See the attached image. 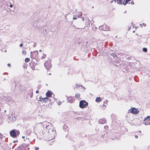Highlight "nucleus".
<instances>
[{
  "label": "nucleus",
  "mask_w": 150,
  "mask_h": 150,
  "mask_svg": "<svg viewBox=\"0 0 150 150\" xmlns=\"http://www.w3.org/2000/svg\"><path fill=\"white\" fill-rule=\"evenodd\" d=\"M131 3L132 4H134V2L133 1H131Z\"/></svg>",
  "instance_id": "obj_34"
},
{
  "label": "nucleus",
  "mask_w": 150,
  "mask_h": 150,
  "mask_svg": "<svg viewBox=\"0 0 150 150\" xmlns=\"http://www.w3.org/2000/svg\"><path fill=\"white\" fill-rule=\"evenodd\" d=\"M110 54L112 56H113V57H117L116 55L114 53H111Z\"/></svg>",
  "instance_id": "obj_19"
},
{
  "label": "nucleus",
  "mask_w": 150,
  "mask_h": 150,
  "mask_svg": "<svg viewBox=\"0 0 150 150\" xmlns=\"http://www.w3.org/2000/svg\"><path fill=\"white\" fill-rule=\"evenodd\" d=\"M143 123L145 125H150V116H148L146 117Z\"/></svg>",
  "instance_id": "obj_3"
},
{
  "label": "nucleus",
  "mask_w": 150,
  "mask_h": 150,
  "mask_svg": "<svg viewBox=\"0 0 150 150\" xmlns=\"http://www.w3.org/2000/svg\"><path fill=\"white\" fill-rule=\"evenodd\" d=\"M143 24L144 25V26H145L146 25L144 23H143Z\"/></svg>",
  "instance_id": "obj_36"
},
{
  "label": "nucleus",
  "mask_w": 150,
  "mask_h": 150,
  "mask_svg": "<svg viewBox=\"0 0 150 150\" xmlns=\"http://www.w3.org/2000/svg\"><path fill=\"white\" fill-rule=\"evenodd\" d=\"M10 7H11V8H12L13 7V5L12 4H11L10 5Z\"/></svg>",
  "instance_id": "obj_29"
},
{
  "label": "nucleus",
  "mask_w": 150,
  "mask_h": 150,
  "mask_svg": "<svg viewBox=\"0 0 150 150\" xmlns=\"http://www.w3.org/2000/svg\"><path fill=\"white\" fill-rule=\"evenodd\" d=\"M33 96V92H32L31 93V95L30 96V98H32Z\"/></svg>",
  "instance_id": "obj_24"
},
{
  "label": "nucleus",
  "mask_w": 150,
  "mask_h": 150,
  "mask_svg": "<svg viewBox=\"0 0 150 150\" xmlns=\"http://www.w3.org/2000/svg\"><path fill=\"white\" fill-rule=\"evenodd\" d=\"M48 132L50 135V137H51L50 140L53 139L54 137L55 134V131L54 128L51 127V128L48 130Z\"/></svg>",
  "instance_id": "obj_1"
},
{
  "label": "nucleus",
  "mask_w": 150,
  "mask_h": 150,
  "mask_svg": "<svg viewBox=\"0 0 150 150\" xmlns=\"http://www.w3.org/2000/svg\"><path fill=\"white\" fill-rule=\"evenodd\" d=\"M81 86H82V87H83V88H84V89H85V87H83L82 85H81Z\"/></svg>",
  "instance_id": "obj_38"
},
{
  "label": "nucleus",
  "mask_w": 150,
  "mask_h": 150,
  "mask_svg": "<svg viewBox=\"0 0 150 150\" xmlns=\"http://www.w3.org/2000/svg\"><path fill=\"white\" fill-rule=\"evenodd\" d=\"M10 134L11 136L13 138H15L16 137V133L15 131L14 130H12L10 132Z\"/></svg>",
  "instance_id": "obj_8"
},
{
  "label": "nucleus",
  "mask_w": 150,
  "mask_h": 150,
  "mask_svg": "<svg viewBox=\"0 0 150 150\" xmlns=\"http://www.w3.org/2000/svg\"><path fill=\"white\" fill-rule=\"evenodd\" d=\"M22 54L24 55H25L26 54V52L25 51L23 50L22 52Z\"/></svg>",
  "instance_id": "obj_21"
},
{
  "label": "nucleus",
  "mask_w": 150,
  "mask_h": 150,
  "mask_svg": "<svg viewBox=\"0 0 150 150\" xmlns=\"http://www.w3.org/2000/svg\"><path fill=\"white\" fill-rule=\"evenodd\" d=\"M126 12V11H125L124 13H125Z\"/></svg>",
  "instance_id": "obj_43"
},
{
  "label": "nucleus",
  "mask_w": 150,
  "mask_h": 150,
  "mask_svg": "<svg viewBox=\"0 0 150 150\" xmlns=\"http://www.w3.org/2000/svg\"><path fill=\"white\" fill-rule=\"evenodd\" d=\"M62 103L60 101H59V102H58V105H60Z\"/></svg>",
  "instance_id": "obj_25"
},
{
  "label": "nucleus",
  "mask_w": 150,
  "mask_h": 150,
  "mask_svg": "<svg viewBox=\"0 0 150 150\" xmlns=\"http://www.w3.org/2000/svg\"><path fill=\"white\" fill-rule=\"evenodd\" d=\"M49 74L50 75H51V73H50V74Z\"/></svg>",
  "instance_id": "obj_45"
},
{
  "label": "nucleus",
  "mask_w": 150,
  "mask_h": 150,
  "mask_svg": "<svg viewBox=\"0 0 150 150\" xmlns=\"http://www.w3.org/2000/svg\"><path fill=\"white\" fill-rule=\"evenodd\" d=\"M140 26H141V25H142V24H140Z\"/></svg>",
  "instance_id": "obj_46"
},
{
  "label": "nucleus",
  "mask_w": 150,
  "mask_h": 150,
  "mask_svg": "<svg viewBox=\"0 0 150 150\" xmlns=\"http://www.w3.org/2000/svg\"><path fill=\"white\" fill-rule=\"evenodd\" d=\"M101 101V99L100 97H97L96 99V101L97 102H99Z\"/></svg>",
  "instance_id": "obj_14"
},
{
  "label": "nucleus",
  "mask_w": 150,
  "mask_h": 150,
  "mask_svg": "<svg viewBox=\"0 0 150 150\" xmlns=\"http://www.w3.org/2000/svg\"><path fill=\"white\" fill-rule=\"evenodd\" d=\"M88 105V103L86 102L85 100H81L80 102L79 106L80 108H83Z\"/></svg>",
  "instance_id": "obj_2"
},
{
  "label": "nucleus",
  "mask_w": 150,
  "mask_h": 150,
  "mask_svg": "<svg viewBox=\"0 0 150 150\" xmlns=\"http://www.w3.org/2000/svg\"><path fill=\"white\" fill-rule=\"evenodd\" d=\"M130 0H117V2L120 4H124L125 5Z\"/></svg>",
  "instance_id": "obj_6"
},
{
  "label": "nucleus",
  "mask_w": 150,
  "mask_h": 150,
  "mask_svg": "<svg viewBox=\"0 0 150 150\" xmlns=\"http://www.w3.org/2000/svg\"><path fill=\"white\" fill-rule=\"evenodd\" d=\"M52 94V92L50 91H48L46 93V95L48 97H50Z\"/></svg>",
  "instance_id": "obj_11"
},
{
  "label": "nucleus",
  "mask_w": 150,
  "mask_h": 150,
  "mask_svg": "<svg viewBox=\"0 0 150 150\" xmlns=\"http://www.w3.org/2000/svg\"><path fill=\"white\" fill-rule=\"evenodd\" d=\"M86 27H88V28H89V27L90 26V23H89L88 22H86L85 24Z\"/></svg>",
  "instance_id": "obj_15"
},
{
  "label": "nucleus",
  "mask_w": 150,
  "mask_h": 150,
  "mask_svg": "<svg viewBox=\"0 0 150 150\" xmlns=\"http://www.w3.org/2000/svg\"><path fill=\"white\" fill-rule=\"evenodd\" d=\"M16 150H26V149L23 146L21 145L18 147Z\"/></svg>",
  "instance_id": "obj_10"
},
{
  "label": "nucleus",
  "mask_w": 150,
  "mask_h": 150,
  "mask_svg": "<svg viewBox=\"0 0 150 150\" xmlns=\"http://www.w3.org/2000/svg\"><path fill=\"white\" fill-rule=\"evenodd\" d=\"M44 65L47 70H49L51 67L50 62L49 61L46 62L44 63Z\"/></svg>",
  "instance_id": "obj_5"
},
{
  "label": "nucleus",
  "mask_w": 150,
  "mask_h": 150,
  "mask_svg": "<svg viewBox=\"0 0 150 150\" xmlns=\"http://www.w3.org/2000/svg\"><path fill=\"white\" fill-rule=\"evenodd\" d=\"M80 96V94L79 93H76L75 96V97H76V98H79Z\"/></svg>",
  "instance_id": "obj_16"
},
{
  "label": "nucleus",
  "mask_w": 150,
  "mask_h": 150,
  "mask_svg": "<svg viewBox=\"0 0 150 150\" xmlns=\"http://www.w3.org/2000/svg\"><path fill=\"white\" fill-rule=\"evenodd\" d=\"M4 112H6V110H4Z\"/></svg>",
  "instance_id": "obj_42"
},
{
  "label": "nucleus",
  "mask_w": 150,
  "mask_h": 150,
  "mask_svg": "<svg viewBox=\"0 0 150 150\" xmlns=\"http://www.w3.org/2000/svg\"><path fill=\"white\" fill-rule=\"evenodd\" d=\"M135 137L136 138H137L138 137V136L137 135H135Z\"/></svg>",
  "instance_id": "obj_33"
},
{
  "label": "nucleus",
  "mask_w": 150,
  "mask_h": 150,
  "mask_svg": "<svg viewBox=\"0 0 150 150\" xmlns=\"http://www.w3.org/2000/svg\"><path fill=\"white\" fill-rule=\"evenodd\" d=\"M103 106H104V107H105L106 106V105H104V104H103Z\"/></svg>",
  "instance_id": "obj_39"
},
{
  "label": "nucleus",
  "mask_w": 150,
  "mask_h": 150,
  "mask_svg": "<svg viewBox=\"0 0 150 150\" xmlns=\"http://www.w3.org/2000/svg\"><path fill=\"white\" fill-rule=\"evenodd\" d=\"M142 50L144 52H146L147 51V49L146 48H143Z\"/></svg>",
  "instance_id": "obj_20"
},
{
  "label": "nucleus",
  "mask_w": 150,
  "mask_h": 150,
  "mask_svg": "<svg viewBox=\"0 0 150 150\" xmlns=\"http://www.w3.org/2000/svg\"><path fill=\"white\" fill-rule=\"evenodd\" d=\"M38 54V52L37 51L31 52V57L32 58H35Z\"/></svg>",
  "instance_id": "obj_7"
},
{
  "label": "nucleus",
  "mask_w": 150,
  "mask_h": 150,
  "mask_svg": "<svg viewBox=\"0 0 150 150\" xmlns=\"http://www.w3.org/2000/svg\"><path fill=\"white\" fill-rule=\"evenodd\" d=\"M25 138V136H22V138Z\"/></svg>",
  "instance_id": "obj_40"
},
{
  "label": "nucleus",
  "mask_w": 150,
  "mask_h": 150,
  "mask_svg": "<svg viewBox=\"0 0 150 150\" xmlns=\"http://www.w3.org/2000/svg\"><path fill=\"white\" fill-rule=\"evenodd\" d=\"M99 122L100 124H103L105 123V120L104 119H101L99 120Z\"/></svg>",
  "instance_id": "obj_13"
},
{
  "label": "nucleus",
  "mask_w": 150,
  "mask_h": 150,
  "mask_svg": "<svg viewBox=\"0 0 150 150\" xmlns=\"http://www.w3.org/2000/svg\"><path fill=\"white\" fill-rule=\"evenodd\" d=\"M102 26H100V27H99V29L100 30H103V29H102L101 27Z\"/></svg>",
  "instance_id": "obj_22"
},
{
  "label": "nucleus",
  "mask_w": 150,
  "mask_h": 150,
  "mask_svg": "<svg viewBox=\"0 0 150 150\" xmlns=\"http://www.w3.org/2000/svg\"><path fill=\"white\" fill-rule=\"evenodd\" d=\"M46 56V55L45 54H43V55L42 57H41V59H42L45 58Z\"/></svg>",
  "instance_id": "obj_18"
},
{
  "label": "nucleus",
  "mask_w": 150,
  "mask_h": 150,
  "mask_svg": "<svg viewBox=\"0 0 150 150\" xmlns=\"http://www.w3.org/2000/svg\"><path fill=\"white\" fill-rule=\"evenodd\" d=\"M82 13H81V14L79 15V16L78 17V18L81 17L82 16Z\"/></svg>",
  "instance_id": "obj_27"
},
{
  "label": "nucleus",
  "mask_w": 150,
  "mask_h": 150,
  "mask_svg": "<svg viewBox=\"0 0 150 150\" xmlns=\"http://www.w3.org/2000/svg\"><path fill=\"white\" fill-rule=\"evenodd\" d=\"M30 61V59L28 58H26L25 59V62H28Z\"/></svg>",
  "instance_id": "obj_17"
},
{
  "label": "nucleus",
  "mask_w": 150,
  "mask_h": 150,
  "mask_svg": "<svg viewBox=\"0 0 150 150\" xmlns=\"http://www.w3.org/2000/svg\"><path fill=\"white\" fill-rule=\"evenodd\" d=\"M107 102H108V101L106 100L105 101V102H104V103H106L107 104Z\"/></svg>",
  "instance_id": "obj_32"
},
{
  "label": "nucleus",
  "mask_w": 150,
  "mask_h": 150,
  "mask_svg": "<svg viewBox=\"0 0 150 150\" xmlns=\"http://www.w3.org/2000/svg\"><path fill=\"white\" fill-rule=\"evenodd\" d=\"M75 28H76V29H83V28H76V27H75Z\"/></svg>",
  "instance_id": "obj_37"
},
{
  "label": "nucleus",
  "mask_w": 150,
  "mask_h": 150,
  "mask_svg": "<svg viewBox=\"0 0 150 150\" xmlns=\"http://www.w3.org/2000/svg\"><path fill=\"white\" fill-rule=\"evenodd\" d=\"M16 117L15 116L9 117V120L12 122H13L16 120Z\"/></svg>",
  "instance_id": "obj_12"
},
{
  "label": "nucleus",
  "mask_w": 150,
  "mask_h": 150,
  "mask_svg": "<svg viewBox=\"0 0 150 150\" xmlns=\"http://www.w3.org/2000/svg\"><path fill=\"white\" fill-rule=\"evenodd\" d=\"M7 65L8 67H10L11 66V64L10 63H8V64Z\"/></svg>",
  "instance_id": "obj_31"
},
{
  "label": "nucleus",
  "mask_w": 150,
  "mask_h": 150,
  "mask_svg": "<svg viewBox=\"0 0 150 150\" xmlns=\"http://www.w3.org/2000/svg\"><path fill=\"white\" fill-rule=\"evenodd\" d=\"M76 87H79V86H81L80 85H79L78 84H76Z\"/></svg>",
  "instance_id": "obj_23"
},
{
  "label": "nucleus",
  "mask_w": 150,
  "mask_h": 150,
  "mask_svg": "<svg viewBox=\"0 0 150 150\" xmlns=\"http://www.w3.org/2000/svg\"><path fill=\"white\" fill-rule=\"evenodd\" d=\"M39 51L40 52H41L42 51V50H39Z\"/></svg>",
  "instance_id": "obj_41"
},
{
  "label": "nucleus",
  "mask_w": 150,
  "mask_h": 150,
  "mask_svg": "<svg viewBox=\"0 0 150 150\" xmlns=\"http://www.w3.org/2000/svg\"><path fill=\"white\" fill-rule=\"evenodd\" d=\"M82 20H83V21L84 20V18H83Z\"/></svg>",
  "instance_id": "obj_44"
},
{
  "label": "nucleus",
  "mask_w": 150,
  "mask_h": 150,
  "mask_svg": "<svg viewBox=\"0 0 150 150\" xmlns=\"http://www.w3.org/2000/svg\"><path fill=\"white\" fill-rule=\"evenodd\" d=\"M139 132H141V131H139Z\"/></svg>",
  "instance_id": "obj_48"
},
{
  "label": "nucleus",
  "mask_w": 150,
  "mask_h": 150,
  "mask_svg": "<svg viewBox=\"0 0 150 150\" xmlns=\"http://www.w3.org/2000/svg\"><path fill=\"white\" fill-rule=\"evenodd\" d=\"M36 93H39V91H36Z\"/></svg>",
  "instance_id": "obj_35"
},
{
  "label": "nucleus",
  "mask_w": 150,
  "mask_h": 150,
  "mask_svg": "<svg viewBox=\"0 0 150 150\" xmlns=\"http://www.w3.org/2000/svg\"><path fill=\"white\" fill-rule=\"evenodd\" d=\"M48 98L47 97H45L44 98H42L41 97H40L39 100H40L42 102H45L46 103L47 101Z\"/></svg>",
  "instance_id": "obj_9"
},
{
  "label": "nucleus",
  "mask_w": 150,
  "mask_h": 150,
  "mask_svg": "<svg viewBox=\"0 0 150 150\" xmlns=\"http://www.w3.org/2000/svg\"><path fill=\"white\" fill-rule=\"evenodd\" d=\"M73 19L74 20L76 19H77L76 17V16H74L73 18Z\"/></svg>",
  "instance_id": "obj_26"
},
{
  "label": "nucleus",
  "mask_w": 150,
  "mask_h": 150,
  "mask_svg": "<svg viewBox=\"0 0 150 150\" xmlns=\"http://www.w3.org/2000/svg\"><path fill=\"white\" fill-rule=\"evenodd\" d=\"M35 149L36 150H38V149H39V148L38 147H35Z\"/></svg>",
  "instance_id": "obj_28"
},
{
  "label": "nucleus",
  "mask_w": 150,
  "mask_h": 150,
  "mask_svg": "<svg viewBox=\"0 0 150 150\" xmlns=\"http://www.w3.org/2000/svg\"><path fill=\"white\" fill-rule=\"evenodd\" d=\"M129 112L133 114H138L139 112V111L135 108H132L129 110Z\"/></svg>",
  "instance_id": "obj_4"
},
{
  "label": "nucleus",
  "mask_w": 150,
  "mask_h": 150,
  "mask_svg": "<svg viewBox=\"0 0 150 150\" xmlns=\"http://www.w3.org/2000/svg\"><path fill=\"white\" fill-rule=\"evenodd\" d=\"M133 33L134 32V31H133Z\"/></svg>",
  "instance_id": "obj_47"
},
{
  "label": "nucleus",
  "mask_w": 150,
  "mask_h": 150,
  "mask_svg": "<svg viewBox=\"0 0 150 150\" xmlns=\"http://www.w3.org/2000/svg\"><path fill=\"white\" fill-rule=\"evenodd\" d=\"M23 45V44H21L20 45V47H22Z\"/></svg>",
  "instance_id": "obj_30"
}]
</instances>
